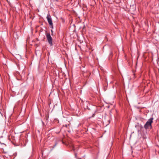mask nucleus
I'll return each instance as SVG.
<instances>
[{"label": "nucleus", "mask_w": 159, "mask_h": 159, "mask_svg": "<svg viewBox=\"0 0 159 159\" xmlns=\"http://www.w3.org/2000/svg\"><path fill=\"white\" fill-rule=\"evenodd\" d=\"M153 118L152 117L149 119L148 121L144 125V127L146 129H151L152 128V124L153 122Z\"/></svg>", "instance_id": "f257e3e1"}, {"label": "nucleus", "mask_w": 159, "mask_h": 159, "mask_svg": "<svg viewBox=\"0 0 159 159\" xmlns=\"http://www.w3.org/2000/svg\"><path fill=\"white\" fill-rule=\"evenodd\" d=\"M46 36L49 43L50 45H52V39L49 33H46Z\"/></svg>", "instance_id": "f03ea898"}, {"label": "nucleus", "mask_w": 159, "mask_h": 159, "mask_svg": "<svg viewBox=\"0 0 159 159\" xmlns=\"http://www.w3.org/2000/svg\"><path fill=\"white\" fill-rule=\"evenodd\" d=\"M47 19L48 23L51 26H52V28H53V25L52 24L51 16L49 14H48L47 15Z\"/></svg>", "instance_id": "7ed1b4c3"}, {"label": "nucleus", "mask_w": 159, "mask_h": 159, "mask_svg": "<svg viewBox=\"0 0 159 159\" xmlns=\"http://www.w3.org/2000/svg\"><path fill=\"white\" fill-rule=\"evenodd\" d=\"M51 32H52H52H53V31H52V30H51Z\"/></svg>", "instance_id": "20e7f679"}, {"label": "nucleus", "mask_w": 159, "mask_h": 159, "mask_svg": "<svg viewBox=\"0 0 159 159\" xmlns=\"http://www.w3.org/2000/svg\"><path fill=\"white\" fill-rule=\"evenodd\" d=\"M10 52V53H11L13 55V54L11 53V52Z\"/></svg>", "instance_id": "39448f33"}, {"label": "nucleus", "mask_w": 159, "mask_h": 159, "mask_svg": "<svg viewBox=\"0 0 159 159\" xmlns=\"http://www.w3.org/2000/svg\"><path fill=\"white\" fill-rule=\"evenodd\" d=\"M94 114H93V116H94Z\"/></svg>", "instance_id": "423d86ee"}, {"label": "nucleus", "mask_w": 159, "mask_h": 159, "mask_svg": "<svg viewBox=\"0 0 159 159\" xmlns=\"http://www.w3.org/2000/svg\"><path fill=\"white\" fill-rule=\"evenodd\" d=\"M157 53H159V52H158V51H157Z\"/></svg>", "instance_id": "0eeeda50"}]
</instances>
